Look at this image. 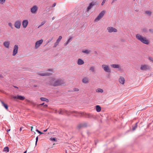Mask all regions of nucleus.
<instances>
[{
	"mask_svg": "<svg viewBox=\"0 0 153 153\" xmlns=\"http://www.w3.org/2000/svg\"><path fill=\"white\" fill-rule=\"evenodd\" d=\"M64 81L62 79H55L54 78H51L48 84L53 86H60L64 84Z\"/></svg>",
	"mask_w": 153,
	"mask_h": 153,
	"instance_id": "f257e3e1",
	"label": "nucleus"
},
{
	"mask_svg": "<svg viewBox=\"0 0 153 153\" xmlns=\"http://www.w3.org/2000/svg\"><path fill=\"white\" fill-rule=\"evenodd\" d=\"M136 37L138 40L144 44L148 45L149 44V41L146 37L142 36L139 34H136Z\"/></svg>",
	"mask_w": 153,
	"mask_h": 153,
	"instance_id": "f03ea898",
	"label": "nucleus"
},
{
	"mask_svg": "<svg viewBox=\"0 0 153 153\" xmlns=\"http://www.w3.org/2000/svg\"><path fill=\"white\" fill-rule=\"evenodd\" d=\"M70 113H73L76 114L74 115V116L76 117H80L81 115H85V117L89 118H91L94 117L93 115L91 114H88L84 113L78 112L76 111H70Z\"/></svg>",
	"mask_w": 153,
	"mask_h": 153,
	"instance_id": "7ed1b4c3",
	"label": "nucleus"
},
{
	"mask_svg": "<svg viewBox=\"0 0 153 153\" xmlns=\"http://www.w3.org/2000/svg\"><path fill=\"white\" fill-rule=\"evenodd\" d=\"M102 68L105 72L108 73L109 74L111 73V70L108 65L104 64L102 65Z\"/></svg>",
	"mask_w": 153,
	"mask_h": 153,
	"instance_id": "20e7f679",
	"label": "nucleus"
},
{
	"mask_svg": "<svg viewBox=\"0 0 153 153\" xmlns=\"http://www.w3.org/2000/svg\"><path fill=\"white\" fill-rule=\"evenodd\" d=\"M105 13V11L104 10L102 11L99 14L96 18L95 19V22H97L99 21L104 16Z\"/></svg>",
	"mask_w": 153,
	"mask_h": 153,
	"instance_id": "39448f33",
	"label": "nucleus"
},
{
	"mask_svg": "<svg viewBox=\"0 0 153 153\" xmlns=\"http://www.w3.org/2000/svg\"><path fill=\"white\" fill-rule=\"evenodd\" d=\"M98 4V3L97 1H92L89 4V5L87 8V10L89 11L94 6L97 5Z\"/></svg>",
	"mask_w": 153,
	"mask_h": 153,
	"instance_id": "423d86ee",
	"label": "nucleus"
},
{
	"mask_svg": "<svg viewBox=\"0 0 153 153\" xmlns=\"http://www.w3.org/2000/svg\"><path fill=\"white\" fill-rule=\"evenodd\" d=\"M88 126V123H84L79 124L77 126L78 129H80L81 128L87 127Z\"/></svg>",
	"mask_w": 153,
	"mask_h": 153,
	"instance_id": "0eeeda50",
	"label": "nucleus"
},
{
	"mask_svg": "<svg viewBox=\"0 0 153 153\" xmlns=\"http://www.w3.org/2000/svg\"><path fill=\"white\" fill-rule=\"evenodd\" d=\"M21 25V20H18L15 22L14 23V26L16 28L19 29L20 28Z\"/></svg>",
	"mask_w": 153,
	"mask_h": 153,
	"instance_id": "6e6552de",
	"label": "nucleus"
},
{
	"mask_svg": "<svg viewBox=\"0 0 153 153\" xmlns=\"http://www.w3.org/2000/svg\"><path fill=\"white\" fill-rule=\"evenodd\" d=\"M43 42V40L42 39L37 41L35 43V48L36 49L38 48L42 43Z\"/></svg>",
	"mask_w": 153,
	"mask_h": 153,
	"instance_id": "1a4fd4ad",
	"label": "nucleus"
},
{
	"mask_svg": "<svg viewBox=\"0 0 153 153\" xmlns=\"http://www.w3.org/2000/svg\"><path fill=\"white\" fill-rule=\"evenodd\" d=\"M107 30L109 33H111L112 32H116L117 31V29L112 27H108L107 28Z\"/></svg>",
	"mask_w": 153,
	"mask_h": 153,
	"instance_id": "9d476101",
	"label": "nucleus"
},
{
	"mask_svg": "<svg viewBox=\"0 0 153 153\" xmlns=\"http://www.w3.org/2000/svg\"><path fill=\"white\" fill-rule=\"evenodd\" d=\"M38 10V7L36 5H34L30 9V11L32 13L34 14L36 13Z\"/></svg>",
	"mask_w": 153,
	"mask_h": 153,
	"instance_id": "9b49d317",
	"label": "nucleus"
},
{
	"mask_svg": "<svg viewBox=\"0 0 153 153\" xmlns=\"http://www.w3.org/2000/svg\"><path fill=\"white\" fill-rule=\"evenodd\" d=\"M18 48L19 47L18 45H15L13 48V56H15L17 53Z\"/></svg>",
	"mask_w": 153,
	"mask_h": 153,
	"instance_id": "f8f14e48",
	"label": "nucleus"
},
{
	"mask_svg": "<svg viewBox=\"0 0 153 153\" xmlns=\"http://www.w3.org/2000/svg\"><path fill=\"white\" fill-rule=\"evenodd\" d=\"M150 69V67L147 65H142L140 67V69L142 70H146Z\"/></svg>",
	"mask_w": 153,
	"mask_h": 153,
	"instance_id": "ddd939ff",
	"label": "nucleus"
},
{
	"mask_svg": "<svg viewBox=\"0 0 153 153\" xmlns=\"http://www.w3.org/2000/svg\"><path fill=\"white\" fill-rule=\"evenodd\" d=\"M38 74L39 75L42 76H50L52 75V74L48 72H40L38 73Z\"/></svg>",
	"mask_w": 153,
	"mask_h": 153,
	"instance_id": "4468645a",
	"label": "nucleus"
},
{
	"mask_svg": "<svg viewBox=\"0 0 153 153\" xmlns=\"http://www.w3.org/2000/svg\"><path fill=\"white\" fill-rule=\"evenodd\" d=\"M82 82L84 84H87L89 82V79L87 76L84 77L82 80Z\"/></svg>",
	"mask_w": 153,
	"mask_h": 153,
	"instance_id": "2eb2a0df",
	"label": "nucleus"
},
{
	"mask_svg": "<svg viewBox=\"0 0 153 153\" xmlns=\"http://www.w3.org/2000/svg\"><path fill=\"white\" fill-rule=\"evenodd\" d=\"M13 98L15 99H17L21 100H23L25 99V97L24 96L19 95L17 96H13Z\"/></svg>",
	"mask_w": 153,
	"mask_h": 153,
	"instance_id": "dca6fc26",
	"label": "nucleus"
},
{
	"mask_svg": "<svg viewBox=\"0 0 153 153\" xmlns=\"http://www.w3.org/2000/svg\"><path fill=\"white\" fill-rule=\"evenodd\" d=\"M28 24V21L27 20H24L22 22V25L24 28L27 27Z\"/></svg>",
	"mask_w": 153,
	"mask_h": 153,
	"instance_id": "f3484780",
	"label": "nucleus"
},
{
	"mask_svg": "<svg viewBox=\"0 0 153 153\" xmlns=\"http://www.w3.org/2000/svg\"><path fill=\"white\" fill-rule=\"evenodd\" d=\"M144 14L149 16H151L152 14V12L151 10H146L144 11Z\"/></svg>",
	"mask_w": 153,
	"mask_h": 153,
	"instance_id": "a211bd4d",
	"label": "nucleus"
},
{
	"mask_svg": "<svg viewBox=\"0 0 153 153\" xmlns=\"http://www.w3.org/2000/svg\"><path fill=\"white\" fill-rule=\"evenodd\" d=\"M119 81L120 83L123 85L124 83L125 79L123 77L120 76L119 79Z\"/></svg>",
	"mask_w": 153,
	"mask_h": 153,
	"instance_id": "6ab92c4d",
	"label": "nucleus"
},
{
	"mask_svg": "<svg viewBox=\"0 0 153 153\" xmlns=\"http://www.w3.org/2000/svg\"><path fill=\"white\" fill-rule=\"evenodd\" d=\"M84 61L82 59H79L77 61V64L79 65H81L84 64Z\"/></svg>",
	"mask_w": 153,
	"mask_h": 153,
	"instance_id": "aec40b11",
	"label": "nucleus"
},
{
	"mask_svg": "<svg viewBox=\"0 0 153 153\" xmlns=\"http://www.w3.org/2000/svg\"><path fill=\"white\" fill-rule=\"evenodd\" d=\"M10 44V42L9 41H5L3 43L4 45L6 48H8Z\"/></svg>",
	"mask_w": 153,
	"mask_h": 153,
	"instance_id": "412c9836",
	"label": "nucleus"
},
{
	"mask_svg": "<svg viewBox=\"0 0 153 153\" xmlns=\"http://www.w3.org/2000/svg\"><path fill=\"white\" fill-rule=\"evenodd\" d=\"M1 101V102L2 104V106H3L6 109V110H8V105L5 104L3 101H2V100H1L0 101Z\"/></svg>",
	"mask_w": 153,
	"mask_h": 153,
	"instance_id": "4be33fe9",
	"label": "nucleus"
},
{
	"mask_svg": "<svg viewBox=\"0 0 153 153\" xmlns=\"http://www.w3.org/2000/svg\"><path fill=\"white\" fill-rule=\"evenodd\" d=\"M111 67L113 68H119L120 66L118 64H112L111 65Z\"/></svg>",
	"mask_w": 153,
	"mask_h": 153,
	"instance_id": "5701e85b",
	"label": "nucleus"
},
{
	"mask_svg": "<svg viewBox=\"0 0 153 153\" xmlns=\"http://www.w3.org/2000/svg\"><path fill=\"white\" fill-rule=\"evenodd\" d=\"M96 110L98 112L100 111L101 110V107L99 105H97L96 106Z\"/></svg>",
	"mask_w": 153,
	"mask_h": 153,
	"instance_id": "b1692460",
	"label": "nucleus"
},
{
	"mask_svg": "<svg viewBox=\"0 0 153 153\" xmlns=\"http://www.w3.org/2000/svg\"><path fill=\"white\" fill-rule=\"evenodd\" d=\"M40 100L43 101H46L47 102H48L49 100L48 99H46L44 97H41L40 98Z\"/></svg>",
	"mask_w": 153,
	"mask_h": 153,
	"instance_id": "393cba45",
	"label": "nucleus"
},
{
	"mask_svg": "<svg viewBox=\"0 0 153 153\" xmlns=\"http://www.w3.org/2000/svg\"><path fill=\"white\" fill-rule=\"evenodd\" d=\"M103 91V90L100 88H98L96 90V92H97L102 93Z\"/></svg>",
	"mask_w": 153,
	"mask_h": 153,
	"instance_id": "a878e982",
	"label": "nucleus"
},
{
	"mask_svg": "<svg viewBox=\"0 0 153 153\" xmlns=\"http://www.w3.org/2000/svg\"><path fill=\"white\" fill-rule=\"evenodd\" d=\"M138 123V122H137L136 123L135 126H133L132 127V130L134 131L137 128V124Z\"/></svg>",
	"mask_w": 153,
	"mask_h": 153,
	"instance_id": "bb28decb",
	"label": "nucleus"
},
{
	"mask_svg": "<svg viewBox=\"0 0 153 153\" xmlns=\"http://www.w3.org/2000/svg\"><path fill=\"white\" fill-rule=\"evenodd\" d=\"M82 52L86 54H88L90 52V51L87 50H83L82 51Z\"/></svg>",
	"mask_w": 153,
	"mask_h": 153,
	"instance_id": "cd10ccee",
	"label": "nucleus"
},
{
	"mask_svg": "<svg viewBox=\"0 0 153 153\" xmlns=\"http://www.w3.org/2000/svg\"><path fill=\"white\" fill-rule=\"evenodd\" d=\"M3 151L4 152H8L9 151V149L8 147H6L4 149Z\"/></svg>",
	"mask_w": 153,
	"mask_h": 153,
	"instance_id": "c85d7f7f",
	"label": "nucleus"
},
{
	"mask_svg": "<svg viewBox=\"0 0 153 153\" xmlns=\"http://www.w3.org/2000/svg\"><path fill=\"white\" fill-rule=\"evenodd\" d=\"M62 37L61 36H59L58 38L57 39L56 42H57L58 43L60 41L61 39H62Z\"/></svg>",
	"mask_w": 153,
	"mask_h": 153,
	"instance_id": "c756f323",
	"label": "nucleus"
},
{
	"mask_svg": "<svg viewBox=\"0 0 153 153\" xmlns=\"http://www.w3.org/2000/svg\"><path fill=\"white\" fill-rule=\"evenodd\" d=\"M6 0H0V4H4Z\"/></svg>",
	"mask_w": 153,
	"mask_h": 153,
	"instance_id": "7c9ffc66",
	"label": "nucleus"
},
{
	"mask_svg": "<svg viewBox=\"0 0 153 153\" xmlns=\"http://www.w3.org/2000/svg\"><path fill=\"white\" fill-rule=\"evenodd\" d=\"M45 23V21H44L41 22V24L38 27V28H39V27H41Z\"/></svg>",
	"mask_w": 153,
	"mask_h": 153,
	"instance_id": "2f4dec72",
	"label": "nucleus"
},
{
	"mask_svg": "<svg viewBox=\"0 0 153 153\" xmlns=\"http://www.w3.org/2000/svg\"><path fill=\"white\" fill-rule=\"evenodd\" d=\"M94 67H91L90 68V70L91 71L93 72H94Z\"/></svg>",
	"mask_w": 153,
	"mask_h": 153,
	"instance_id": "473e14b6",
	"label": "nucleus"
},
{
	"mask_svg": "<svg viewBox=\"0 0 153 153\" xmlns=\"http://www.w3.org/2000/svg\"><path fill=\"white\" fill-rule=\"evenodd\" d=\"M59 44V43L58 42H55V43L54 44L53 47L54 48L56 47L57 46V45H58Z\"/></svg>",
	"mask_w": 153,
	"mask_h": 153,
	"instance_id": "72a5a7b5",
	"label": "nucleus"
},
{
	"mask_svg": "<svg viewBox=\"0 0 153 153\" xmlns=\"http://www.w3.org/2000/svg\"><path fill=\"white\" fill-rule=\"evenodd\" d=\"M9 26L11 28H13L12 24L11 22H9L8 24Z\"/></svg>",
	"mask_w": 153,
	"mask_h": 153,
	"instance_id": "f704fd0d",
	"label": "nucleus"
},
{
	"mask_svg": "<svg viewBox=\"0 0 153 153\" xmlns=\"http://www.w3.org/2000/svg\"><path fill=\"white\" fill-rule=\"evenodd\" d=\"M50 140L51 141H55V142H56L57 141L55 138H50Z\"/></svg>",
	"mask_w": 153,
	"mask_h": 153,
	"instance_id": "c9c22d12",
	"label": "nucleus"
},
{
	"mask_svg": "<svg viewBox=\"0 0 153 153\" xmlns=\"http://www.w3.org/2000/svg\"><path fill=\"white\" fill-rule=\"evenodd\" d=\"M36 131H37L39 134H44L43 133L41 132V131H40L37 129H36Z\"/></svg>",
	"mask_w": 153,
	"mask_h": 153,
	"instance_id": "e433bc0d",
	"label": "nucleus"
},
{
	"mask_svg": "<svg viewBox=\"0 0 153 153\" xmlns=\"http://www.w3.org/2000/svg\"><path fill=\"white\" fill-rule=\"evenodd\" d=\"M58 112L60 114H63V111L62 110H61L60 111H58Z\"/></svg>",
	"mask_w": 153,
	"mask_h": 153,
	"instance_id": "4c0bfd02",
	"label": "nucleus"
},
{
	"mask_svg": "<svg viewBox=\"0 0 153 153\" xmlns=\"http://www.w3.org/2000/svg\"><path fill=\"white\" fill-rule=\"evenodd\" d=\"M72 38H73L72 37H70V38H69V39L67 41L69 42H71V41Z\"/></svg>",
	"mask_w": 153,
	"mask_h": 153,
	"instance_id": "58836bf2",
	"label": "nucleus"
},
{
	"mask_svg": "<svg viewBox=\"0 0 153 153\" xmlns=\"http://www.w3.org/2000/svg\"><path fill=\"white\" fill-rule=\"evenodd\" d=\"M74 91H79V89L78 88H74Z\"/></svg>",
	"mask_w": 153,
	"mask_h": 153,
	"instance_id": "ea45409f",
	"label": "nucleus"
},
{
	"mask_svg": "<svg viewBox=\"0 0 153 153\" xmlns=\"http://www.w3.org/2000/svg\"><path fill=\"white\" fill-rule=\"evenodd\" d=\"M106 0H103L102 2L101 3V5H103L105 3Z\"/></svg>",
	"mask_w": 153,
	"mask_h": 153,
	"instance_id": "a19ab883",
	"label": "nucleus"
},
{
	"mask_svg": "<svg viewBox=\"0 0 153 153\" xmlns=\"http://www.w3.org/2000/svg\"><path fill=\"white\" fill-rule=\"evenodd\" d=\"M38 140V136L36 138V145L37 141Z\"/></svg>",
	"mask_w": 153,
	"mask_h": 153,
	"instance_id": "79ce46f5",
	"label": "nucleus"
},
{
	"mask_svg": "<svg viewBox=\"0 0 153 153\" xmlns=\"http://www.w3.org/2000/svg\"><path fill=\"white\" fill-rule=\"evenodd\" d=\"M69 42L67 41L66 42H65L64 44V45L65 46H66Z\"/></svg>",
	"mask_w": 153,
	"mask_h": 153,
	"instance_id": "37998d69",
	"label": "nucleus"
},
{
	"mask_svg": "<svg viewBox=\"0 0 153 153\" xmlns=\"http://www.w3.org/2000/svg\"><path fill=\"white\" fill-rule=\"evenodd\" d=\"M149 59L151 61L153 62V59L152 58L149 57Z\"/></svg>",
	"mask_w": 153,
	"mask_h": 153,
	"instance_id": "c03bdc74",
	"label": "nucleus"
},
{
	"mask_svg": "<svg viewBox=\"0 0 153 153\" xmlns=\"http://www.w3.org/2000/svg\"><path fill=\"white\" fill-rule=\"evenodd\" d=\"M149 31L150 32H152V33H153V29H150L149 30Z\"/></svg>",
	"mask_w": 153,
	"mask_h": 153,
	"instance_id": "a18cd8bd",
	"label": "nucleus"
},
{
	"mask_svg": "<svg viewBox=\"0 0 153 153\" xmlns=\"http://www.w3.org/2000/svg\"><path fill=\"white\" fill-rule=\"evenodd\" d=\"M56 3H54L52 5V7H54L56 5Z\"/></svg>",
	"mask_w": 153,
	"mask_h": 153,
	"instance_id": "49530a36",
	"label": "nucleus"
},
{
	"mask_svg": "<svg viewBox=\"0 0 153 153\" xmlns=\"http://www.w3.org/2000/svg\"><path fill=\"white\" fill-rule=\"evenodd\" d=\"M48 107V105L47 104H45L44 105V107L45 108H47Z\"/></svg>",
	"mask_w": 153,
	"mask_h": 153,
	"instance_id": "de8ad7c7",
	"label": "nucleus"
},
{
	"mask_svg": "<svg viewBox=\"0 0 153 153\" xmlns=\"http://www.w3.org/2000/svg\"><path fill=\"white\" fill-rule=\"evenodd\" d=\"M0 78H3V76L2 75L0 74Z\"/></svg>",
	"mask_w": 153,
	"mask_h": 153,
	"instance_id": "09e8293b",
	"label": "nucleus"
},
{
	"mask_svg": "<svg viewBox=\"0 0 153 153\" xmlns=\"http://www.w3.org/2000/svg\"><path fill=\"white\" fill-rule=\"evenodd\" d=\"M44 105V103H43L42 104H40L39 105V106H42V105Z\"/></svg>",
	"mask_w": 153,
	"mask_h": 153,
	"instance_id": "8fccbe9b",
	"label": "nucleus"
},
{
	"mask_svg": "<svg viewBox=\"0 0 153 153\" xmlns=\"http://www.w3.org/2000/svg\"><path fill=\"white\" fill-rule=\"evenodd\" d=\"M48 71L52 72L53 70L51 69H49L48 70Z\"/></svg>",
	"mask_w": 153,
	"mask_h": 153,
	"instance_id": "3c124183",
	"label": "nucleus"
},
{
	"mask_svg": "<svg viewBox=\"0 0 153 153\" xmlns=\"http://www.w3.org/2000/svg\"><path fill=\"white\" fill-rule=\"evenodd\" d=\"M53 39L52 38L51 39H49V40H48V42H49L51 41Z\"/></svg>",
	"mask_w": 153,
	"mask_h": 153,
	"instance_id": "603ef678",
	"label": "nucleus"
},
{
	"mask_svg": "<svg viewBox=\"0 0 153 153\" xmlns=\"http://www.w3.org/2000/svg\"><path fill=\"white\" fill-rule=\"evenodd\" d=\"M117 0H113V1H112L111 3L114 2L115 1H117Z\"/></svg>",
	"mask_w": 153,
	"mask_h": 153,
	"instance_id": "864d4df0",
	"label": "nucleus"
},
{
	"mask_svg": "<svg viewBox=\"0 0 153 153\" xmlns=\"http://www.w3.org/2000/svg\"><path fill=\"white\" fill-rule=\"evenodd\" d=\"M107 77L109 79H110L111 77L109 75H108Z\"/></svg>",
	"mask_w": 153,
	"mask_h": 153,
	"instance_id": "5fc2aeb1",
	"label": "nucleus"
},
{
	"mask_svg": "<svg viewBox=\"0 0 153 153\" xmlns=\"http://www.w3.org/2000/svg\"><path fill=\"white\" fill-rule=\"evenodd\" d=\"M48 128H47V129H46L44 130V132H46V131H47V130H48Z\"/></svg>",
	"mask_w": 153,
	"mask_h": 153,
	"instance_id": "6e6d98bb",
	"label": "nucleus"
},
{
	"mask_svg": "<svg viewBox=\"0 0 153 153\" xmlns=\"http://www.w3.org/2000/svg\"><path fill=\"white\" fill-rule=\"evenodd\" d=\"M10 129H7V131L8 132V131H10Z\"/></svg>",
	"mask_w": 153,
	"mask_h": 153,
	"instance_id": "4d7b16f0",
	"label": "nucleus"
},
{
	"mask_svg": "<svg viewBox=\"0 0 153 153\" xmlns=\"http://www.w3.org/2000/svg\"><path fill=\"white\" fill-rule=\"evenodd\" d=\"M13 87H14V88H18V87H17V86H13Z\"/></svg>",
	"mask_w": 153,
	"mask_h": 153,
	"instance_id": "13d9d810",
	"label": "nucleus"
},
{
	"mask_svg": "<svg viewBox=\"0 0 153 153\" xmlns=\"http://www.w3.org/2000/svg\"><path fill=\"white\" fill-rule=\"evenodd\" d=\"M33 126H31V131H32V129H33Z\"/></svg>",
	"mask_w": 153,
	"mask_h": 153,
	"instance_id": "bf43d9fd",
	"label": "nucleus"
},
{
	"mask_svg": "<svg viewBox=\"0 0 153 153\" xmlns=\"http://www.w3.org/2000/svg\"><path fill=\"white\" fill-rule=\"evenodd\" d=\"M135 11L137 12H138L139 11V10H135Z\"/></svg>",
	"mask_w": 153,
	"mask_h": 153,
	"instance_id": "052dcab7",
	"label": "nucleus"
},
{
	"mask_svg": "<svg viewBox=\"0 0 153 153\" xmlns=\"http://www.w3.org/2000/svg\"><path fill=\"white\" fill-rule=\"evenodd\" d=\"M22 128L21 127L20 128V131H22Z\"/></svg>",
	"mask_w": 153,
	"mask_h": 153,
	"instance_id": "680f3d73",
	"label": "nucleus"
},
{
	"mask_svg": "<svg viewBox=\"0 0 153 153\" xmlns=\"http://www.w3.org/2000/svg\"><path fill=\"white\" fill-rule=\"evenodd\" d=\"M146 29H144L143 30V31H146Z\"/></svg>",
	"mask_w": 153,
	"mask_h": 153,
	"instance_id": "e2e57ef3",
	"label": "nucleus"
},
{
	"mask_svg": "<svg viewBox=\"0 0 153 153\" xmlns=\"http://www.w3.org/2000/svg\"><path fill=\"white\" fill-rule=\"evenodd\" d=\"M54 17H53V18H52V19L53 20H54Z\"/></svg>",
	"mask_w": 153,
	"mask_h": 153,
	"instance_id": "0e129e2a",
	"label": "nucleus"
},
{
	"mask_svg": "<svg viewBox=\"0 0 153 153\" xmlns=\"http://www.w3.org/2000/svg\"><path fill=\"white\" fill-rule=\"evenodd\" d=\"M26 152H27V151H26L23 153H26Z\"/></svg>",
	"mask_w": 153,
	"mask_h": 153,
	"instance_id": "69168bd1",
	"label": "nucleus"
},
{
	"mask_svg": "<svg viewBox=\"0 0 153 153\" xmlns=\"http://www.w3.org/2000/svg\"><path fill=\"white\" fill-rule=\"evenodd\" d=\"M36 86H36V85H34V87H36Z\"/></svg>",
	"mask_w": 153,
	"mask_h": 153,
	"instance_id": "338daca9",
	"label": "nucleus"
},
{
	"mask_svg": "<svg viewBox=\"0 0 153 153\" xmlns=\"http://www.w3.org/2000/svg\"><path fill=\"white\" fill-rule=\"evenodd\" d=\"M67 151H66V153H67Z\"/></svg>",
	"mask_w": 153,
	"mask_h": 153,
	"instance_id": "774afa93",
	"label": "nucleus"
}]
</instances>
